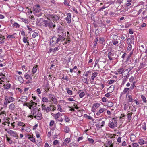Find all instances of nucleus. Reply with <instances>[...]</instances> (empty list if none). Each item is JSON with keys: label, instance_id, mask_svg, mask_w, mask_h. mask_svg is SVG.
Here are the masks:
<instances>
[{"label": "nucleus", "instance_id": "nucleus-1", "mask_svg": "<svg viewBox=\"0 0 147 147\" xmlns=\"http://www.w3.org/2000/svg\"><path fill=\"white\" fill-rule=\"evenodd\" d=\"M63 38L61 36H58L57 37L55 36H53L50 40V42L51 45H53L56 44L58 43L60 41L61 43H60L59 45H60L61 44H63V45H65L67 43V42H66V40L65 42H63V41H62Z\"/></svg>", "mask_w": 147, "mask_h": 147}, {"label": "nucleus", "instance_id": "nucleus-2", "mask_svg": "<svg viewBox=\"0 0 147 147\" xmlns=\"http://www.w3.org/2000/svg\"><path fill=\"white\" fill-rule=\"evenodd\" d=\"M31 114L29 117H33L37 120H40L42 118V115L41 113L38 109L35 108L33 109L31 112Z\"/></svg>", "mask_w": 147, "mask_h": 147}, {"label": "nucleus", "instance_id": "nucleus-3", "mask_svg": "<svg viewBox=\"0 0 147 147\" xmlns=\"http://www.w3.org/2000/svg\"><path fill=\"white\" fill-rule=\"evenodd\" d=\"M48 20H44L43 21L44 25L45 27H48L49 28H53L55 27L56 25L55 22H53L51 21L47 18Z\"/></svg>", "mask_w": 147, "mask_h": 147}, {"label": "nucleus", "instance_id": "nucleus-4", "mask_svg": "<svg viewBox=\"0 0 147 147\" xmlns=\"http://www.w3.org/2000/svg\"><path fill=\"white\" fill-rule=\"evenodd\" d=\"M59 33L61 34L60 35H58V36H61L63 38L62 39V41H63V42H65L66 40V42H67L68 43V42H69V43L70 41L69 40H68L67 41V39L65 40V38H64V36L66 35V32L63 29H61L59 30Z\"/></svg>", "mask_w": 147, "mask_h": 147}, {"label": "nucleus", "instance_id": "nucleus-5", "mask_svg": "<svg viewBox=\"0 0 147 147\" xmlns=\"http://www.w3.org/2000/svg\"><path fill=\"white\" fill-rule=\"evenodd\" d=\"M117 121L114 118H113L111 121L109 123V126L111 128H114L117 125Z\"/></svg>", "mask_w": 147, "mask_h": 147}, {"label": "nucleus", "instance_id": "nucleus-6", "mask_svg": "<svg viewBox=\"0 0 147 147\" xmlns=\"http://www.w3.org/2000/svg\"><path fill=\"white\" fill-rule=\"evenodd\" d=\"M51 20H52L53 21V22L55 21H57L59 19V17L57 15H51L49 16L48 17Z\"/></svg>", "mask_w": 147, "mask_h": 147}, {"label": "nucleus", "instance_id": "nucleus-7", "mask_svg": "<svg viewBox=\"0 0 147 147\" xmlns=\"http://www.w3.org/2000/svg\"><path fill=\"white\" fill-rule=\"evenodd\" d=\"M115 54L112 53L111 51L109 52L108 53V57L110 61L115 59Z\"/></svg>", "mask_w": 147, "mask_h": 147}, {"label": "nucleus", "instance_id": "nucleus-8", "mask_svg": "<svg viewBox=\"0 0 147 147\" xmlns=\"http://www.w3.org/2000/svg\"><path fill=\"white\" fill-rule=\"evenodd\" d=\"M7 132L12 136L16 137L17 139L18 138L17 134L16 132H14L12 130H9L7 131Z\"/></svg>", "mask_w": 147, "mask_h": 147}, {"label": "nucleus", "instance_id": "nucleus-9", "mask_svg": "<svg viewBox=\"0 0 147 147\" xmlns=\"http://www.w3.org/2000/svg\"><path fill=\"white\" fill-rule=\"evenodd\" d=\"M33 10L34 13H38L40 11V7L39 5H34L33 7Z\"/></svg>", "mask_w": 147, "mask_h": 147}, {"label": "nucleus", "instance_id": "nucleus-10", "mask_svg": "<svg viewBox=\"0 0 147 147\" xmlns=\"http://www.w3.org/2000/svg\"><path fill=\"white\" fill-rule=\"evenodd\" d=\"M67 17L65 19L68 23H70L71 22V15L70 13H68Z\"/></svg>", "mask_w": 147, "mask_h": 147}, {"label": "nucleus", "instance_id": "nucleus-11", "mask_svg": "<svg viewBox=\"0 0 147 147\" xmlns=\"http://www.w3.org/2000/svg\"><path fill=\"white\" fill-rule=\"evenodd\" d=\"M14 98L12 97H9L8 98L6 96L5 98V100H7V102H9V103L13 102L14 100Z\"/></svg>", "mask_w": 147, "mask_h": 147}, {"label": "nucleus", "instance_id": "nucleus-12", "mask_svg": "<svg viewBox=\"0 0 147 147\" xmlns=\"http://www.w3.org/2000/svg\"><path fill=\"white\" fill-rule=\"evenodd\" d=\"M106 110L105 108H102L100 109L98 112L96 113V115L98 116L100 115V114L103 113L104 111Z\"/></svg>", "mask_w": 147, "mask_h": 147}, {"label": "nucleus", "instance_id": "nucleus-13", "mask_svg": "<svg viewBox=\"0 0 147 147\" xmlns=\"http://www.w3.org/2000/svg\"><path fill=\"white\" fill-rule=\"evenodd\" d=\"M130 140L132 142L135 141L136 140V136L135 135L131 134L130 136Z\"/></svg>", "mask_w": 147, "mask_h": 147}, {"label": "nucleus", "instance_id": "nucleus-14", "mask_svg": "<svg viewBox=\"0 0 147 147\" xmlns=\"http://www.w3.org/2000/svg\"><path fill=\"white\" fill-rule=\"evenodd\" d=\"M117 71L119 74H121L124 72V69L123 68H120L118 69Z\"/></svg>", "mask_w": 147, "mask_h": 147}, {"label": "nucleus", "instance_id": "nucleus-15", "mask_svg": "<svg viewBox=\"0 0 147 147\" xmlns=\"http://www.w3.org/2000/svg\"><path fill=\"white\" fill-rule=\"evenodd\" d=\"M11 86V84L9 83H8L6 84H4V86L5 89H8L10 88Z\"/></svg>", "mask_w": 147, "mask_h": 147}, {"label": "nucleus", "instance_id": "nucleus-16", "mask_svg": "<svg viewBox=\"0 0 147 147\" xmlns=\"http://www.w3.org/2000/svg\"><path fill=\"white\" fill-rule=\"evenodd\" d=\"M61 115L60 113L58 112L57 114H54L53 116L55 119H57Z\"/></svg>", "mask_w": 147, "mask_h": 147}, {"label": "nucleus", "instance_id": "nucleus-17", "mask_svg": "<svg viewBox=\"0 0 147 147\" xmlns=\"http://www.w3.org/2000/svg\"><path fill=\"white\" fill-rule=\"evenodd\" d=\"M60 49V47H59V46H58V47H55L54 49H50V51H57L59 50Z\"/></svg>", "mask_w": 147, "mask_h": 147}, {"label": "nucleus", "instance_id": "nucleus-18", "mask_svg": "<svg viewBox=\"0 0 147 147\" xmlns=\"http://www.w3.org/2000/svg\"><path fill=\"white\" fill-rule=\"evenodd\" d=\"M27 97L26 96H23L20 98V100L22 102H25L27 100Z\"/></svg>", "mask_w": 147, "mask_h": 147}, {"label": "nucleus", "instance_id": "nucleus-19", "mask_svg": "<svg viewBox=\"0 0 147 147\" xmlns=\"http://www.w3.org/2000/svg\"><path fill=\"white\" fill-rule=\"evenodd\" d=\"M70 140L69 138H66L63 142V144L65 145H66L69 142Z\"/></svg>", "mask_w": 147, "mask_h": 147}, {"label": "nucleus", "instance_id": "nucleus-20", "mask_svg": "<svg viewBox=\"0 0 147 147\" xmlns=\"http://www.w3.org/2000/svg\"><path fill=\"white\" fill-rule=\"evenodd\" d=\"M38 67L37 65H36L35 66H34L33 67L32 72L33 74H35L37 71V68Z\"/></svg>", "mask_w": 147, "mask_h": 147}, {"label": "nucleus", "instance_id": "nucleus-21", "mask_svg": "<svg viewBox=\"0 0 147 147\" xmlns=\"http://www.w3.org/2000/svg\"><path fill=\"white\" fill-rule=\"evenodd\" d=\"M138 143L140 145H142L144 144V141L143 139L141 138L139 140Z\"/></svg>", "mask_w": 147, "mask_h": 147}, {"label": "nucleus", "instance_id": "nucleus-22", "mask_svg": "<svg viewBox=\"0 0 147 147\" xmlns=\"http://www.w3.org/2000/svg\"><path fill=\"white\" fill-rule=\"evenodd\" d=\"M6 138L7 141L10 144H11L13 143V141L11 140L10 138L8 137L7 136H6Z\"/></svg>", "mask_w": 147, "mask_h": 147}, {"label": "nucleus", "instance_id": "nucleus-23", "mask_svg": "<svg viewBox=\"0 0 147 147\" xmlns=\"http://www.w3.org/2000/svg\"><path fill=\"white\" fill-rule=\"evenodd\" d=\"M141 97L143 102L145 103H146L147 102V100L145 96L143 95H142L141 96Z\"/></svg>", "mask_w": 147, "mask_h": 147}, {"label": "nucleus", "instance_id": "nucleus-24", "mask_svg": "<svg viewBox=\"0 0 147 147\" xmlns=\"http://www.w3.org/2000/svg\"><path fill=\"white\" fill-rule=\"evenodd\" d=\"M29 138L30 139V140L33 142H35V138L32 136L31 135H29L28 136Z\"/></svg>", "mask_w": 147, "mask_h": 147}, {"label": "nucleus", "instance_id": "nucleus-25", "mask_svg": "<svg viewBox=\"0 0 147 147\" xmlns=\"http://www.w3.org/2000/svg\"><path fill=\"white\" fill-rule=\"evenodd\" d=\"M15 79L19 81L20 82H21L22 80V77L19 76H16Z\"/></svg>", "mask_w": 147, "mask_h": 147}, {"label": "nucleus", "instance_id": "nucleus-26", "mask_svg": "<svg viewBox=\"0 0 147 147\" xmlns=\"http://www.w3.org/2000/svg\"><path fill=\"white\" fill-rule=\"evenodd\" d=\"M97 75V73L96 72H94L92 74V80H94L95 77H96Z\"/></svg>", "mask_w": 147, "mask_h": 147}, {"label": "nucleus", "instance_id": "nucleus-27", "mask_svg": "<svg viewBox=\"0 0 147 147\" xmlns=\"http://www.w3.org/2000/svg\"><path fill=\"white\" fill-rule=\"evenodd\" d=\"M129 89V88H125L123 91V92L121 93V94H125V93H127V91H128V90Z\"/></svg>", "mask_w": 147, "mask_h": 147}, {"label": "nucleus", "instance_id": "nucleus-28", "mask_svg": "<svg viewBox=\"0 0 147 147\" xmlns=\"http://www.w3.org/2000/svg\"><path fill=\"white\" fill-rule=\"evenodd\" d=\"M66 90H67V92L69 95H71L72 94V91L70 90L69 88H66Z\"/></svg>", "mask_w": 147, "mask_h": 147}, {"label": "nucleus", "instance_id": "nucleus-29", "mask_svg": "<svg viewBox=\"0 0 147 147\" xmlns=\"http://www.w3.org/2000/svg\"><path fill=\"white\" fill-rule=\"evenodd\" d=\"M133 114L132 112H131L130 113H129L127 114V118L129 120H130L131 119L132 117L131 115Z\"/></svg>", "mask_w": 147, "mask_h": 147}, {"label": "nucleus", "instance_id": "nucleus-30", "mask_svg": "<svg viewBox=\"0 0 147 147\" xmlns=\"http://www.w3.org/2000/svg\"><path fill=\"white\" fill-rule=\"evenodd\" d=\"M28 37H24L23 38V41L24 43H27L28 45L29 44V42L27 41Z\"/></svg>", "mask_w": 147, "mask_h": 147}, {"label": "nucleus", "instance_id": "nucleus-31", "mask_svg": "<svg viewBox=\"0 0 147 147\" xmlns=\"http://www.w3.org/2000/svg\"><path fill=\"white\" fill-rule=\"evenodd\" d=\"M120 48H121L122 49H123L125 48L123 42L121 41L120 42V43L119 45Z\"/></svg>", "mask_w": 147, "mask_h": 147}, {"label": "nucleus", "instance_id": "nucleus-32", "mask_svg": "<svg viewBox=\"0 0 147 147\" xmlns=\"http://www.w3.org/2000/svg\"><path fill=\"white\" fill-rule=\"evenodd\" d=\"M127 43L128 44H131V43H132V41L131 39L129 38L127 39V40L126 41Z\"/></svg>", "mask_w": 147, "mask_h": 147}, {"label": "nucleus", "instance_id": "nucleus-33", "mask_svg": "<svg viewBox=\"0 0 147 147\" xmlns=\"http://www.w3.org/2000/svg\"><path fill=\"white\" fill-rule=\"evenodd\" d=\"M64 131L66 133H68L69 131V128L68 127H66L64 128Z\"/></svg>", "mask_w": 147, "mask_h": 147}, {"label": "nucleus", "instance_id": "nucleus-34", "mask_svg": "<svg viewBox=\"0 0 147 147\" xmlns=\"http://www.w3.org/2000/svg\"><path fill=\"white\" fill-rule=\"evenodd\" d=\"M107 104V105L109 107H111L113 106V104L111 102H108Z\"/></svg>", "mask_w": 147, "mask_h": 147}, {"label": "nucleus", "instance_id": "nucleus-35", "mask_svg": "<svg viewBox=\"0 0 147 147\" xmlns=\"http://www.w3.org/2000/svg\"><path fill=\"white\" fill-rule=\"evenodd\" d=\"M132 146L133 147H140L139 145L137 143H133Z\"/></svg>", "mask_w": 147, "mask_h": 147}, {"label": "nucleus", "instance_id": "nucleus-36", "mask_svg": "<svg viewBox=\"0 0 147 147\" xmlns=\"http://www.w3.org/2000/svg\"><path fill=\"white\" fill-rule=\"evenodd\" d=\"M142 128L144 130H146V123H143L142 127Z\"/></svg>", "mask_w": 147, "mask_h": 147}, {"label": "nucleus", "instance_id": "nucleus-37", "mask_svg": "<svg viewBox=\"0 0 147 147\" xmlns=\"http://www.w3.org/2000/svg\"><path fill=\"white\" fill-rule=\"evenodd\" d=\"M13 26L17 28H18L20 27V25L18 24L17 23H14L13 24Z\"/></svg>", "mask_w": 147, "mask_h": 147}, {"label": "nucleus", "instance_id": "nucleus-38", "mask_svg": "<svg viewBox=\"0 0 147 147\" xmlns=\"http://www.w3.org/2000/svg\"><path fill=\"white\" fill-rule=\"evenodd\" d=\"M14 107L15 105L14 104H11L9 105V109L11 110H13Z\"/></svg>", "mask_w": 147, "mask_h": 147}, {"label": "nucleus", "instance_id": "nucleus-39", "mask_svg": "<svg viewBox=\"0 0 147 147\" xmlns=\"http://www.w3.org/2000/svg\"><path fill=\"white\" fill-rule=\"evenodd\" d=\"M128 101L129 102H131L133 101V99L132 98V96L130 95H129L128 96Z\"/></svg>", "mask_w": 147, "mask_h": 147}, {"label": "nucleus", "instance_id": "nucleus-40", "mask_svg": "<svg viewBox=\"0 0 147 147\" xmlns=\"http://www.w3.org/2000/svg\"><path fill=\"white\" fill-rule=\"evenodd\" d=\"M24 77L25 78H26L27 79H28L29 78H30V79H31V77L28 74H26L24 75Z\"/></svg>", "mask_w": 147, "mask_h": 147}, {"label": "nucleus", "instance_id": "nucleus-41", "mask_svg": "<svg viewBox=\"0 0 147 147\" xmlns=\"http://www.w3.org/2000/svg\"><path fill=\"white\" fill-rule=\"evenodd\" d=\"M85 95V93L84 92L80 93L79 94V97L80 98H82Z\"/></svg>", "mask_w": 147, "mask_h": 147}, {"label": "nucleus", "instance_id": "nucleus-42", "mask_svg": "<svg viewBox=\"0 0 147 147\" xmlns=\"http://www.w3.org/2000/svg\"><path fill=\"white\" fill-rule=\"evenodd\" d=\"M18 125L19 126H22L23 127H24L25 126V124L21 122H18Z\"/></svg>", "mask_w": 147, "mask_h": 147}, {"label": "nucleus", "instance_id": "nucleus-43", "mask_svg": "<svg viewBox=\"0 0 147 147\" xmlns=\"http://www.w3.org/2000/svg\"><path fill=\"white\" fill-rule=\"evenodd\" d=\"M58 108L57 110L61 112L63 111V110L60 105H58Z\"/></svg>", "mask_w": 147, "mask_h": 147}, {"label": "nucleus", "instance_id": "nucleus-44", "mask_svg": "<svg viewBox=\"0 0 147 147\" xmlns=\"http://www.w3.org/2000/svg\"><path fill=\"white\" fill-rule=\"evenodd\" d=\"M42 101L44 102H48L47 98L46 97H43L42 99Z\"/></svg>", "mask_w": 147, "mask_h": 147}, {"label": "nucleus", "instance_id": "nucleus-45", "mask_svg": "<svg viewBox=\"0 0 147 147\" xmlns=\"http://www.w3.org/2000/svg\"><path fill=\"white\" fill-rule=\"evenodd\" d=\"M100 105V104H99L96 103L93 105V107H94L95 109H96L98 108Z\"/></svg>", "mask_w": 147, "mask_h": 147}, {"label": "nucleus", "instance_id": "nucleus-46", "mask_svg": "<svg viewBox=\"0 0 147 147\" xmlns=\"http://www.w3.org/2000/svg\"><path fill=\"white\" fill-rule=\"evenodd\" d=\"M30 105H31L32 106L33 105H35V106L36 105H37V103L33 102L32 101H31L30 102Z\"/></svg>", "mask_w": 147, "mask_h": 147}, {"label": "nucleus", "instance_id": "nucleus-47", "mask_svg": "<svg viewBox=\"0 0 147 147\" xmlns=\"http://www.w3.org/2000/svg\"><path fill=\"white\" fill-rule=\"evenodd\" d=\"M38 33L37 32H34L32 35V37L33 38H35L36 36H38Z\"/></svg>", "mask_w": 147, "mask_h": 147}, {"label": "nucleus", "instance_id": "nucleus-48", "mask_svg": "<svg viewBox=\"0 0 147 147\" xmlns=\"http://www.w3.org/2000/svg\"><path fill=\"white\" fill-rule=\"evenodd\" d=\"M102 101L104 102H108V100L105 97H104L102 99Z\"/></svg>", "mask_w": 147, "mask_h": 147}, {"label": "nucleus", "instance_id": "nucleus-49", "mask_svg": "<svg viewBox=\"0 0 147 147\" xmlns=\"http://www.w3.org/2000/svg\"><path fill=\"white\" fill-rule=\"evenodd\" d=\"M127 78H123V82H122V84L123 85H124V84L126 82V81H127Z\"/></svg>", "mask_w": 147, "mask_h": 147}, {"label": "nucleus", "instance_id": "nucleus-50", "mask_svg": "<svg viewBox=\"0 0 147 147\" xmlns=\"http://www.w3.org/2000/svg\"><path fill=\"white\" fill-rule=\"evenodd\" d=\"M132 48V46L131 44L129 45L127 48V50L128 51H130Z\"/></svg>", "mask_w": 147, "mask_h": 147}, {"label": "nucleus", "instance_id": "nucleus-51", "mask_svg": "<svg viewBox=\"0 0 147 147\" xmlns=\"http://www.w3.org/2000/svg\"><path fill=\"white\" fill-rule=\"evenodd\" d=\"M46 105L44 104H42V105L41 107L42 108V109L43 110L45 111V109H46Z\"/></svg>", "mask_w": 147, "mask_h": 147}, {"label": "nucleus", "instance_id": "nucleus-52", "mask_svg": "<svg viewBox=\"0 0 147 147\" xmlns=\"http://www.w3.org/2000/svg\"><path fill=\"white\" fill-rule=\"evenodd\" d=\"M24 130L27 132H30V129L29 127H26Z\"/></svg>", "mask_w": 147, "mask_h": 147}, {"label": "nucleus", "instance_id": "nucleus-53", "mask_svg": "<svg viewBox=\"0 0 147 147\" xmlns=\"http://www.w3.org/2000/svg\"><path fill=\"white\" fill-rule=\"evenodd\" d=\"M88 140L89 141L90 143H93L94 142V141L93 139L92 138H88Z\"/></svg>", "mask_w": 147, "mask_h": 147}, {"label": "nucleus", "instance_id": "nucleus-54", "mask_svg": "<svg viewBox=\"0 0 147 147\" xmlns=\"http://www.w3.org/2000/svg\"><path fill=\"white\" fill-rule=\"evenodd\" d=\"M99 64H98V68H99V67L100 66V65H102V66H103L104 65V63L103 62H100L99 63Z\"/></svg>", "mask_w": 147, "mask_h": 147}, {"label": "nucleus", "instance_id": "nucleus-55", "mask_svg": "<svg viewBox=\"0 0 147 147\" xmlns=\"http://www.w3.org/2000/svg\"><path fill=\"white\" fill-rule=\"evenodd\" d=\"M55 123L54 121L53 120H51L50 123V127L53 126L54 123Z\"/></svg>", "mask_w": 147, "mask_h": 147}, {"label": "nucleus", "instance_id": "nucleus-56", "mask_svg": "<svg viewBox=\"0 0 147 147\" xmlns=\"http://www.w3.org/2000/svg\"><path fill=\"white\" fill-rule=\"evenodd\" d=\"M51 109V108L49 107H47L46 108L45 111H46L47 112L49 111Z\"/></svg>", "mask_w": 147, "mask_h": 147}, {"label": "nucleus", "instance_id": "nucleus-57", "mask_svg": "<svg viewBox=\"0 0 147 147\" xmlns=\"http://www.w3.org/2000/svg\"><path fill=\"white\" fill-rule=\"evenodd\" d=\"M132 54V52H131L128 55L127 57V60L128 61L129 59V58L131 56Z\"/></svg>", "mask_w": 147, "mask_h": 147}, {"label": "nucleus", "instance_id": "nucleus-58", "mask_svg": "<svg viewBox=\"0 0 147 147\" xmlns=\"http://www.w3.org/2000/svg\"><path fill=\"white\" fill-rule=\"evenodd\" d=\"M54 96L51 94H50L49 95V98L51 100L54 97Z\"/></svg>", "mask_w": 147, "mask_h": 147}, {"label": "nucleus", "instance_id": "nucleus-59", "mask_svg": "<svg viewBox=\"0 0 147 147\" xmlns=\"http://www.w3.org/2000/svg\"><path fill=\"white\" fill-rule=\"evenodd\" d=\"M51 100L55 103H56L57 102V100L55 97H54Z\"/></svg>", "mask_w": 147, "mask_h": 147}, {"label": "nucleus", "instance_id": "nucleus-60", "mask_svg": "<svg viewBox=\"0 0 147 147\" xmlns=\"http://www.w3.org/2000/svg\"><path fill=\"white\" fill-rule=\"evenodd\" d=\"M96 126L97 127H98L99 128H101L102 127V126L101 125V124L100 123H99L97 124Z\"/></svg>", "mask_w": 147, "mask_h": 147}, {"label": "nucleus", "instance_id": "nucleus-61", "mask_svg": "<svg viewBox=\"0 0 147 147\" xmlns=\"http://www.w3.org/2000/svg\"><path fill=\"white\" fill-rule=\"evenodd\" d=\"M87 80V78H84L83 81L84 83H85L86 84H88V82Z\"/></svg>", "mask_w": 147, "mask_h": 147}, {"label": "nucleus", "instance_id": "nucleus-62", "mask_svg": "<svg viewBox=\"0 0 147 147\" xmlns=\"http://www.w3.org/2000/svg\"><path fill=\"white\" fill-rule=\"evenodd\" d=\"M112 43L113 45H116L118 43V42L116 40L113 41Z\"/></svg>", "mask_w": 147, "mask_h": 147}, {"label": "nucleus", "instance_id": "nucleus-63", "mask_svg": "<svg viewBox=\"0 0 147 147\" xmlns=\"http://www.w3.org/2000/svg\"><path fill=\"white\" fill-rule=\"evenodd\" d=\"M114 81H115L113 80H108V82H109L108 84H111L113 83V82H114Z\"/></svg>", "mask_w": 147, "mask_h": 147}, {"label": "nucleus", "instance_id": "nucleus-64", "mask_svg": "<svg viewBox=\"0 0 147 147\" xmlns=\"http://www.w3.org/2000/svg\"><path fill=\"white\" fill-rule=\"evenodd\" d=\"M49 87L48 86H47L46 88H45V90L47 92H48L49 91Z\"/></svg>", "mask_w": 147, "mask_h": 147}]
</instances>
